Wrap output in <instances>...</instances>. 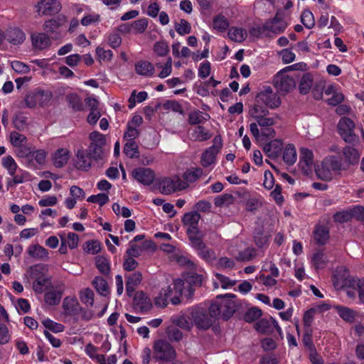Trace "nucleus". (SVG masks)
<instances>
[{
  "label": "nucleus",
  "mask_w": 364,
  "mask_h": 364,
  "mask_svg": "<svg viewBox=\"0 0 364 364\" xmlns=\"http://www.w3.org/2000/svg\"><path fill=\"white\" fill-rule=\"evenodd\" d=\"M203 170L200 168H193L187 171L183 174L185 182H195L202 174Z\"/></svg>",
  "instance_id": "nucleus-56"
},
{
  "label": "nucleus",
  "mask_w": 364,
  "mask_h": 364,
  "mask_svg": "<svg viewBox=\"0 0 364 364\" xmlns=\"http://www.w3.org/2000/svg\"><path fill=\"white\" fill-rule=\"evenodd\" d=\"M90 144H97L98 146H104L106 144V139L104 134L97 131L91 132L89 135Z\"/></svg>",
  "instance_id": "nucleus-60"
},
{
  "label": "nucleus",
  "mask_w": 364,
  "mask_h": 364,
  "mask_svg": "<svg viewBox=\"0 0 364 364\" xmlns=\"http://www.w3.org/2000/svg\"><path fill=\"white\" fill-rule=\"evenodd\" d=\"M334 308L343 320L348 323H353L354 321L356 313L353 309L343 306H336Z\"/></svg>",
  "instance_id": "nucleus-40"
},
{
  "label": "nucleus",
  "mask_w": 364,
  "mask_h": 364,
  "mask_svg": "<svg viewBox=\"0 0 364 364\" xmlns=\"http://www.w3.org/2000/svg\"><path fill=\"white\" fill-rule=\"evenodd\" d=\"M187 234L190 240L191 245L196 250L205 245L203 238V233L198 230L188 231Z\"/></svg>",
  "instance_id": "nucleus-37"
},
{
  "label": "nucleus",
  "mask_w": 364,
  "mask_h": 364,
  "mask_svg": "<svg viewBox=\"0 0 364 364\" xmlns=\"http://www.w3.org/2000/svg\"><path fill=\"white\" fill-rule=\"evenodd\" d=\"M70 157V151L66 148L58 149L52 154V161L56 168H62L68 163Z\"/></svg>",
  "instance_id": "nucleus-23"
},
{
  "label": "nucleus",
  "mask_w": 364,
  "mask_h": 364,
  "mask_svg": "<svg viewBox=\"0 0 364 364\" xmlns=\"http://www.w3.org/2000/svg\"><path fill=\"white\" fill-rule=\"evenodd\" d=\"M158 68H161V71L159 73L158 76L160 78H166L169 76L172 72V59L168 58L166 63L163 65L161 63H156Z\"/></svg>",
  "instance_id": "nucleus-55"
},
{
  "label": "nucleus",
  "mask_w": 364,
  "mask_h": 364,
  "mask_svg": "<svg viewBox=\"0 0 364 364\" xmlns=\"http://www.w3.org/2000/svg\"><path fill=\"white\" fill-rule=\"evenodd\" d=\"M92 284L97 293L102 296H106L109 293V287L107 282L101 277H96L92 282Z\"/></svg>",
  "instance_id": "nucleus-46"
},
{
  "label": "nucleus",
  "mask_w": 364,
  "mask_h": 364,
  "mask_svg": "<svg viewBox=\"0 0 364 364\" xmlns=\"http://www.w3.org/2000/svg\"><path fill=\"white\" fill-rule=\"evenodd\" d=\"M262 316V311L257 307L249 309L244 316V319L247 322H253Z\"/></svg>",
  "instance_id": "nucleus-63"
},
{
  "label": "nucleus",
  "mask_w": 364,
  "mask_h": 364,
  "mask_svg": "<svg viewBox=\"0 0 364 364\" xmlns=\"http://www.w3.org/2000/svg\"><path fill=\"white\" fill-rule=\"evenodd\" d=\"M92 158L87 150L83 148L78 149L75 154L74 166L79 170L87 171L91 166Z\"/></svg>",
  "instance_id": "nucleus-19"
},
{
  "label": "nucleus",
  "mask_w": 364,
  "mask_h": 364,
  "mask_svg": "<svg viewBox=\"0 0 364 364\" xmlns=\"http://www.w3.org/2000/svg\"><path fill=\"white\" fill-rule=\"evenodd\" d=\"M106 38L108 45L114 49L119 47L122 43V38L117 32L107 33Z\"/></svg>",
  "instance_id": "nucleus-62"
},
{
  "label": "nucleus",
  "mask_w": 364,
  "mask_h": 364,
  "mask_svg": "<svg viewBox=\"0 0 364 364\" xmlns=\"http://www.w3.org/2000/svg\"><path fill=\"white\" fill-rule=\"evenodd\" d=\"M328 261L327 256L321 251L315 252L311 259V263L316 269L325 268Z\"/></svg>",
  "instance_id": "nucleus-38"
},
{
  "label": "nucleus",
  "mask_w": 364,
  "mask_h": 364,
  "mask_svg": "<svg viewBox=\"0 0 364 364\" xmlns=\"http://www.w3.org/2000/svg\"><path fill=\"white\" fill-rule=\"evenodd\" d=\"M257 103H262L270 109L278 107L281 104L279 97L270 87H264L256 97Z\"/></svg>",
  "instance_id": "nucleus-12"
},
{
  "label": "nucleus",
  "mask_w": 364,
  "mask_h": 364,
  "mask_svg": "<svg viewBox=\"0 0 364 364\" xmlns=\"http://www.w3.org/2000/svg\"><path fill=\"white\" fill-rule=\"evenodd\" d=\"M348 296H364V279L354 280L352 288L347 291Z\"/></svg>",
  "instance_id": "nucleus-52"
},
{
  "label": "nucleus",
  "mask_w": 364,
  "mask_h": 364,
  "mask_svg": "<svg viewBox=\"0 0 364 364\" xmlns=\"http://www.w3.org/2000/svg\"><path fill=\"white\" fill-rule=\"evenodd\" d=\"M287 21L284 18V13L282 10L276 12L274 17L267 21L262 26L263 30L274 34L283 33L288 26Z\"/></svg>",
  "instance_id": "nucleus-10"
},
{
  "label": "nucleus",
  "mask_w": 364,
  "mask_h": 364,
  "mask_svg": "<svg viewBox=\"0 0 364 364\" xmlns=\"http://www.w3.org/2000/svg\"><path fill=\"white\" fill-rule=\"evenodd\" d=\"M6 41L13 46H20L26 39V33L22 28L14 26L6 30Z\"/></svg>",
  "instance_id": "nucleus-20"
},
{
  "label": "nucleus",
  "mask_w": 364,
  "mask_h": 364,
  "mask_svg": "<svg viewBox=\"0 0 364 364\" xmlns=\"http://www.w3.org/2000/svg\"><path fill=\"white\" fill-rule=\"evenodd\" d=\"M215 280L214 281L215 288H218L219 286L220 285V287L223 289H230V288L234 287L236 284V281L231 280L228 277H227L223 274H218V273H216L215 274Z\"/></svg>",
  "instance_id": "nucleus-41"
},
{
  "label": "nucleus",
  "mask_w": 364,
  "mask_h": 364,
  "mask_svg": "<svg viewBox=\"0 0 364 364\" xmlns=\"http://www.w3.org/2000/svg\"><path fill=\"white\" fill-rule=\"evenodd\" d=\"M314 237L318 244L323 245L329 237L328 230L324 226L317 225L314 232Z\"/></svg>",
  "instance_id": "nucleus-42"
},
{
  "label": "nucleus",
  "mask_w": 364,
  "mask_h": 364,
  "mask_svg": "<svg viewBox=\"0 0 364 364\" xmlns=\"http://www.w3.org/2000/svg\"><path fill=\"white\" fill-rule=\"evenodd\" d=\"M135 72L139 75L150 77H152L155 73L154 65L148 60H139L135 63Z\"/></svg>",
  "instance_id": "nucleus-25"
},
{
  "label": "nucleus",
  "mask_w": 364,
  "mask_h": 364,
  "mask_svg": "<svg viewBox=\"0 0 364 364\" xmlns=\"http://www.w3.org/2000/svg\"><path fill=\"white\" fill-rule=\"evenodd\" d=\"M208 313L209 316L213 318V323L215 321L216 319L219 318L220 315L223 317L221 302L218 303V301H215L212 303L208 308Z\"/></svg>",
  "instance_id": "nucleus-49"
},
{
  "label": "nucleus",
  "mask_w": 364,
  "mask_h": 364,
  "mask_svg": "<svg viewBox=\"0 0 364 364\" xmlns=\"http://www.w3.org/2000/svg\"><path fill=\"white\" fill-rule=\"evenodd\" d=\"M196 252L198 256L207 262H211L216 258L215 252L207 247L205 245L196 250Z\"/></svg>",
  "instance_id": "nucleus-48"
},
{
  "label": "nucleus",
  "mask_w": 364,
  "mask_h": 364,
  "mask_svg": "<svg viewBox=\"0 0 364 364\" xmlns=\"http://www.w3.org/2000/svg\"><path fill=\"white\" fill-rule=\"evenodd\" d=\"M360 157V151L353 146H346L342 150V164L345 170L357 164Z\"/></svg>",
  "instance_id": "nucleus-17"
},
{
  "label": "nucleus",
  "mask_w": 364,
  "mask_h": 364,
  "mask_svg": "<svg viewBox=\"0 0 364 364\" xmlns=\"http://www.w3.org/2000/svg\"><path fill=\"white\" fill-rule=\"evenodd\" d=\"M211 134L202 126L195 127L191 133V139L196 141H204L209 139Z\"/></svg>",
  "instance_id": "nucleus-39"
},
{
  "label": "nucleus",
  "mask_w": 364,
  "mask_h": 364,
  "mask_svg": "<svg viewBox=\"0 0 364 364\" xmlns=\"http://www.w3.org/2000/svg\"><path fill=\"white\" fill-rule=\"evenodd\" d=\"M200 219V215L196 211L186 213L183 218V222L187 228L186 231L198 230V225Z\"/></svg>",
  "instance_id": "nucleus-29"
},
{
  "label": "nucleus",
  "mask_w": 364,
  "mask_h": 364,
  "mask_svg": "<svg viewBox=\"0 0 364 364\" xmlns=\"http://www.w3.org/2000/svg\"><path fill=\"white\" fill-rule=\"evenodd\" d=\"M301 20L306 28H312L315 25V20L313 14L309 10L304 11L301 16Z\"/></svg>",
  "instance_id": "nucleus-61"
},
{
  "label": "nucleus",
  "mask_w": 364,
  "mask_h": 364,
  "mask_svg": "<svg viewBox=\"0 0 364 364\" xmlns=\"http://www.w3.org/2000/svg\"><path fill=\"white\" fill-rule=\"evenodd\" d=\"M124 153L129 158H134L138 155V146L135 141H128L124 144Z\"/></svg>",
  "instance_id": "nucleus-57"
},
{
  "label": "nucleus",
  "mask_w": 364,
  "mask_h": 364,
  "mask_svg": "<svg viewBox=\"0 0 364 364\" xmlns=\"http://www.w3.org/2000/svg\"><path fill=\"white\" fill-rule=\"evenodd\" d=\"M63 307L68 315H76L82 311L76 297H65Z\"/></svg>",
  "instance_id": "nucleus-27"
},
{
  "label": "nucleus",
  "mask_w": 364,
  "mask_h": 364,
  "mask_svg": "<svg viewBox=\"0 0 364 364\" xmlns=\"http://www.w3.org/2000/svg\"><path fill=\"white\" fill-rule=\"evenodd\" d=\"M194 293L192 285L181 279L174 280L173 287H169L168 292L164 296H192Z\"/></svg>",
  "instance_id": "nucleus-14"
},
{
  "label": "nucleus",
  "mask_w": 364,
  "mask_h": 364,
  "mask_svg": "<svg viewBox=\"0 0 364 364\" xmlns=\"http://www.w3.org/2000/svg\"><path fill=\"white\" fill-rule=\"evenodd\" d=\"M355 123L348 117H343L338 124V131L341 138L348 144L355 143L358 136L355 133Z\"/></svg>",
  "instance_id": "nucleus-9"
},
{
  "label": "nucleus",
  "mask_w": 364,
  "mask_h": 364,
  "mask_svg": "<svg viewBox=\"0 0 364 364\" xmlns=\"http://www.w3.org/2000/svg\"><path fill=\"white\" fill-rule=\"evenodd\" d=\"M247 36V33L246 29L241 27L232 26L229 29L228 32V38L231 41L237 43L244 41Z\"/></svg>",
  "instance_id": "nucleus-34"
},
{
  "label": "nucleus",
  "mask_w": 364,
  "mask_h": 364,
  "mask_svg": "<svg viewBox=\"0 0 364 364\" xmlns=\"http://www.w3.org/2000/svg\"><path fill=\"white\" fill-rule=\"evenodd\" d=\"M133 178L144 186L151 185L155 179V173L149 168L139 167L132 171Z\"/></svg>",
  "instance_id": "nucleus-18"
},
{
  "label": "nucleus",
  "mask_w": 364,
  "mask_h": 364,
  "mask_svg": "<svg viewBox=\"0 0 364 364\" xmlns=\"http://www.w3.org/2000/svg\"><path fill=\"white\" fill-rule=\"evenodd\" d=\"M213 142V144L206 149L201 155L200 163L205 168L215 164L216 156L223 147V141L220 136H215Z\"/></svg>",
  "instance_id": "nucleus-8"
},
{
  "label": "nucleus",
  "mask_w": 364,
  "mask_h": 364,
  "mask_svg": "<svg viewBox=\"0 0 364 364\" xmlns=\"http://www.w3.org/2000/svg\"><path fill=\"white\" fill-rule=\"evenodd\" d=\"M224 300L221 301L223 310V318L228 320L237 309L235 301L231 299L232 297H223Z\"/></svg>",
  "instance_id": "nucleus-30"
},
{
  "label": "nucleus",
  "mask_w": 364,
  "mask_h": 364,
  "mask_svg": "<svg viewBox=\"0 0 364 364\" xmlns=\"http://www.w3.org/2000/svg\"><path fill=\"white\" fill-rule=\"evenodd\" d=\"M47 151L43 149H34L28 146L16 151V156L22 159L23 163L31 168H36L45 164Z\"/></svg>",
  "instance_id": "nucleus-2"
},
{
  "label": "nucleus",
  "mask_w": 364,
  "mask_h": 364,
  "mask_svg": "<svg viewBox=\"0 0 364 364\" xmlns=\"http://www.w3.org/2000/svg\"><path fill=\"white\" fill-rule=\"evenodd\" d=\"M269 113L268 110L259 105V104L255 105L253 107H252L250 109L249 114L251 117H252L254 119L257 120L260 117H262L264 115H267Z\"/></svg>",
  "instance_id": "nucleus-58"
},
{
  "label": "nucleus",
  "mask_w": 364,
  "mask_h": 364,
  "mask_svg": "<svg viewBox=\"0 0 364 364\" xmlns=\"http://www.w3.org/2000/svg\"><path fill=\"white\" fill-rule=\"evenodd\" d=\"M9 140L12 146L16 148V152L20 151L23 148H28L26 146L27 142V137L17 132H11L9 136Z\"/></svg>",
  "instance_id": "nucleus-32"
},
{
  "label": "nucleus",
  "mask_w": 364,
  "mask_h": 364,
  "mask_svg": "<svg viewBox=\"0 0 364 364\" xmlns=\"http://www.w3.org/2000/svg\"><path fill=\"white\" fill-rule=\"evenodd\" d=\"M173 323L176 326L187 331H190L193 325V322L189 321L188 319L184 316L173 318Z\"/></svg>",
  "instance_id": "nucleus-64"
},
{
  "label": "nucleus",
  "mask_w": 364,
  "mask_h": 364,
  "mask_svg": "<svg viewBox=\"0 0 364 364\" xmlns=\"http://www.w3.org/2000/svg\"><path fill=\"white\" fill-rule=\"evenodd\" d=\"M27 252L32 258L42 260L47 259L49 255L48 251L38 244L31 245L27 249Z\"/></svg>",
  "instance_id": "nucleus-31"
},
{
  "label": "nucleus",
  "mask_w": 364,
  "mask_h": 364,
  "mask_svg": "<svg viewBox=\"0 0 364 364\" xmlns=\"http://www.w3.org/2000/svg\"><path fill=\"white\" fill-rule=\"evenodd\" d=\"M188 183L178 176L164 178L159 183V188L163 194L169 195L173 192L186 189Z\"/></svg>",
  "instance_id": "nucleus-11"
},
{
  "label": "nucleus",
  "mask_w": 364,
  "mask_h": 364,
  "mask_svg": "<svg viewBox=\"0 0 364 364\" xmlns=\"http://www.w3.org/2000/svg\"><path fill=\"white\" fill-rule=\"evenodd\" d=\"M188 312L189 319L200 330H208L213 324V318L209 316L208 307L205 305L192 306L188 309Z\"/></svg>",
  "instance_id": "nucleus-4"
},
{
  "label": "nucleus",
  "mask_w": 364,
  "mask_h": 364,
  "mask_svg": "<svg viewBox=\"0 0 364 364\" xmlns=\"http://www.w3.org/2000/svg\"><path fill=\"white\" fill-rule=\"evenodd\" d=\"M176 31L181 36L188 34L191 32V26L188 21L185 19H180L179 21L174 23Z\"/></svg>",
  "instance_id": "nucleus-51"
},
{
  "label": "nucleus",
  "mask_w": 364,
  "mask_h": 364,
  "mask_svg": "<svg viewBox=\"0 0 364 364\" xmlns=\"http://www.w3.org/2000/svg\"><path fill=\"white\" fill-rule=\"evenodd\" d=\"M60 241L65 242L70 249H75L79 243V237L74 232H69L65 236L64 233L59 234Z\"/></svg>",
  "instance_id": "nucleus-44"
},
{
  "label": "nucleus",
  "mask_w": 364,
  "mask_h": 364,
  "mask_svg": "<svg viewBox=\"0 0 364 364\" xmlns=\"http://www.w3.org/2000/svg\"><path fill=\"white\" fill-rule=\"evenodd\" d=\"M355 279L349 273L345 267H338L333 274L332 282L336 290L339 291L346 289V291L352 288Z\"/></svg>",
  "instance_id": "nucleus-7"
},
{
  "label": "nucleus",
  "mask_w": 364,
  "mask_h": 364,
  "mask_svg": "<svg viewBox=\"0 0 364 364\" xmlns=\"http://www.w3.org/2000/svg\"><path fill=\"white\" fill-rule=\"evenodd\" d=\"M36 95L41 106L47 105L53 97L52 92L49 90H38L36 91Z\"/></svg>",
  "instance_id": "nucleus-59"
},
{
  "label": "nucleus",
  "mask_w": 364,
  "mask_h": 364,
  "mask_svg": "<svg viewBox=\"0 0 364 364\" xmlns=\"http://www.w3.org/2000/svg\"><path fill=\"white\" fill-rule=\"evenodd\" d=\"M31 46L35 50H44L52 44V40L48 33L44 32H33L30 35Z\"/></svg>",
  "instance_id": "nucleus-15"
},
{
  "label": "nucleus",
  "mask_w": 364,
  "mask_h": 364,
  "mask_svg": "<svg viewBox=\"0 0 364 364\" xmlns=\"http://www.w3.org/2000/svg\"><path fill=\"white\" fill-rule=\"evenodd\" d=\"M345 170L341 160L335 156L326 157L320 164L315 167L317 177L323 181H329L333 177L334 172Z\"/></svg>",
  "instance_id": "nucleus-3"
},
{
  "label": "nucleus",
  "mask_w": 364,
  "mask_h": 364,
  "mask_svg": "<svg viewBox=\"0 0 364 364\" xmlns=\"http://www.w3.org/2000/svg\"><path fill=\"white\" fill-rule=\"evenodd\" d=\"M228 250L230 255L239 261H249L256 255L255 248L245 247L244 242L238 238L231 242Z\"/></svg>",
  "instance_id": "nucleus-6"
},
{
  "label": "nucleus",
  "mask_w": 364,
  "mask_h": 364,
  "mask_svg": "<svg viewBox=\"0 0 364 364\" xmlns=\"http://www.w3.org/2000/svg\"><path fill=\"white\" fill-rule=\"evenodd\" d=\"M229 21L226 17L223 15H218L214 17L213 26L214 29L219 32H224L229 26Z\"/></svg>",
  "instance_id": "nucleus-45"
},
{
  "label": "nucleus",
  "mask_w": 364,
  "mask_h": 364,
  "mask_svg": "<svg viewBox=\"0 0 364 364\" xmlns=\"http://www.w3.org/2000/svg\"><path fill=\"white\" fill-rule=\"evenodd\" d=\"M282 151L284 162L288 166L294 164L297 160V152L295 146L293 144H287L284 146Z\"/></svg>",
  "instance_id": "nucleus-28"
},
{
  "label": "nucleus",
  "mask_w": 364,
  "mask_h": 364,
  "mask_svg": "<svg viewBox=\"0 0 364 364\" xmlns=\"http://www.w3.org/2000/svg\"><path fill=\"white\" fill-rule=\"evenodd\" d=\"M274 85L279 92H287L295 87L296 83L292 77L280 70L274 77Z\"/></svg>",
  "instance_id": "nucleus-16"
},
{
  "label": "nucleus",
  "mask_w": 364,
  "mask_h": 364,
  "mask_svg": "<svg viewBox=\"0 0 364 364\" xmlns=\"http://www.w3.org/2000/svg\"><path fill=\"white\" fill-rule=\"evenodd\" d=\"M314 153L309 149L301 148L300 149L299 166L306 175H308L311 171L314 165Z\"/></svg>",
  "instance_id": "nucleus-21"
},
{
  "label": "nucleus",
  "mask_w": 364,
  "mask_h": 364,
  "mask_svg": "<svg viewBox=\"0 0 364 364\" xmlns=\"http://www.w3.org/2000/svg\"><path fill=\"white\" fill-rule=\"evenodd\" d=\"M284 146L282 140L276 139L264 144L263 151L268 157L275 159L281 155Z\"/></svg>",
  "instance_id": "nucleus-22"
},
{
  "label": "nucleus",
  "mask_w": 364,
  "mask_h": 364,
  "mask_svg": "<svg viewBox=\"0 0 364 364\" xmlns=\"http://www.w3.org/2000/svg\"><path fill=\"white\" fill-rule=\"evenodd\" d=\"M153 50L158 56H166L169 52L168 44L165 41H157L154 43Z\"/></svg>",
  "instance_id": "nucleus-53"
},
{
  "label": "nucleus",
  "mask_w": 364,
  "mask_h": 364,
  "mask_svg": "<svg viewBox=\"0 0 364 364\" xmlns=\"http://www.w3.org/2000/svg\"><path fill=\"white\" fill-rule=\"evenodd\" d=\"M142 275L140 272H136L127 278L126 289L128 296L134 291L135 288L141 283Z\"/></svg>",
  "instance_id": "nucleus-35"
},
{
  "label": "nucleus",
  "mask_w": 364,
  "mask_h": 364,
  "mask_svg": "<svg viewBox=\"0 0 364 364\" xmlns=\"http://www.w3.org/2000/svg\"><path fill=\"white\" fill-rule=\"evenodd\" d=\"M35 8L38 16H52L60 11L61 4L58 0H41Z\"/></svg>",
  "instance_id": "nucleus-13"
},
{
  "label": "nucleus",
  "mask_w": 364,
  "mask_h": 364,
  "mask_svg": "<svg viewBox=\"0 0 364 364\" xmlns=\"http://www.w3.org/2000/svg\"><path fill=\"white\" fill-rule=\"evenodd\" d=\"M153 358L156 361L171 362L176 357V351L167 341L160 339L155 341Z\"/></svg>",
  "instance_id": "nucleus-5"
},
{
  "label": "nucleus",
  "mask_w": 364,
  "mask_h": 364,
  "mask_svg": "<svg viewBox=\"0 0 364 364\" xmlns=\"http://www.w3.org/2000/svg\"><path fill=\"white\" fill-rule=\"evenodd\" d=\"M95 264L97 268L101 273L104 274H109L110 270V266L109 260L107 258L102 256H98L96 257Z\"/></svg>",
  "instance_id": "nucleus-54"
},
{
  "label": "nucleus",
  "mask_w": 364,
  "mask_h": 364,
  "mask_svg": "<svg viewBox=\"0 0 364 364\" xmlns=\"http://www.w3.org/2000/svg\"><path fill=\"white\" fill-rule=\"evenodd\" d=\"M66 21L65 16H58L55 18H51L46 21L43 23V29L47 33H54L55 30L60 28Z\"/></svg>",
  "instance_id": "nucleus-33"
},
{
  "label": "nucleus",
  "mask_w": 364,
  "mask_h": 364,
  "mask_svg": "<svg viewBox=\"0 0 364 364\" xmlns=\"http://www.w3.org/2000/svg\"><path fill=\"white\" fill-rule=\"evenodd\" d=\"M255 329L261 333H269L272 331V323L269 320L262 318L255 323Z\"/></svg>",
  "instance_id": "nucleus-50"
},
{
  "label": "nucleus",
  "mask_w": 364,
  "mask_h": 364,
  "mask_svg": "<svg viewBox=\"0 0 364 364\" xmlns=\"http://www.w3.org/2000/svg\"><path fill=\"white\" fill-rule=\"evenodd\" d=\"M153 306L150 297H133L132 307L136 313H146Z\"/></svg>",
  "instance_id": "nucleus-26"
},
{
  "label": "nucleus",
  "mask_w": 364,
  "mask_h": 364,
  "mask_svg": "<svg viewBox=\"0 0 364 364\" xmlns=\"http://www.w3.org/2000/svg\"><path fill=\"white\" fill-rule=\"evenodd\" d=\"M1 164H2L3 167L5 169H6V171H8V173L10 176H14V174L16 173L17 168H18V165L12 156H4L2 159Z\"/></svg>",
  "instance_id": "nucleus-47"
},
{
  "label": "nucleus",
  "mask_w": 364,
  "mask_h": 364,
  "mask_svg": "<svg viewBox=\"0 0 364 364\" xmlns=\"http://www.w3.org/2000/svg\"><path fill=\"white\" fill-rule=\"evenodd\" d=\"M259 126L262 127H266L264 131H262L263 135L273 136L274 134V131L272 129H269L268 127L272 126L275 123V118L274 117H267V115H264L260 117L257 120H255Z\"/></svg>",
  "instance_id": "nucleus-36"
},
{
  "label": "nucleus",
  "mask_w": 364,
  "mask_h": 364,
  "mask_svg": "<svg viewBox=\"0 0 364 364\" xmlns=\"http://www.w3.org/2000/svg\"><path fill=\"white\" fill-rule=\"evenodd\" d=\"M210 116L207 113H203L199 110H194L189 114L188 122L191 124H201L205 121H208Z\"/></svg>",
  "instance_id": "nucleus-43"
},
{
  "label": "nucleus",
  "mask_w": 364,
  "mask_h": 364,
  "mask_svg": "<svg viewBox=\"0 0 364 364\" xmlns=\"http://www.w3.org/2000/svg\"><path fill=\"white\" fill-rule=\"evenodd\" d=\"M145 249L154 250V244L151 241H146L142 245H138L134 241H130L129 248L127 250V255L132 257H138Z\"/></svg>",
  "instance_id": "nucleus-24"
},
{
  "label": "nucleus",
  "mask_w": 364,
  "mask_h": 364,
  "mask_svg": "<svg viewBox=\"0 0 364 364\" xmlns=\"http://www.w3.org/2000/svg\"><path fill=\"white\" fill-rule=\"evenodd\" d=\"M28 273L30 277L33 279V289L36 293L42 294L51 288V278L45 266L42 264L32 266Z\"/></svg>",
  "instance_id": "nucleus-1"
}]
</instances>
